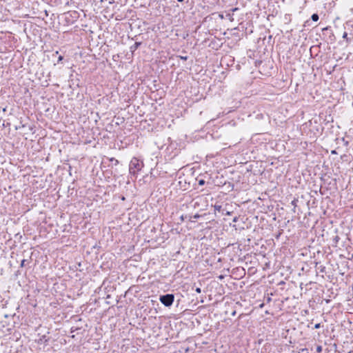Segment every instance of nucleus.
I'll return each mask as SVG.
<instances>
[{"label":"nucleus","mask_w":353,"mask_h":353,"mask_svg":"<svg viewBox=\"0 0 353 353\" xmlns=\"http://www.w3.org/2000/svg\"><path fill=\"white\" fill-rule=\"evenodd\" d=\"M143 167V163L136 157H133L130 162V174L136 177L137 173L141 170Z\"/></svg>","instance_id":"nucleus-1"},{"label":"nucleus","mask_w":353,"mask_h":353,"mask_svg":"<svg viewBox=\"0 0 353 353\" xmlns=\"http://www.w3.org/2000/svg\"><path fill=\"white\" fill-rule=\"evenodd\" d=\"M159 301L165 307H170L174 303V295L173 294L161 295L159 297Z\"/></svg>","instance_id":"nucleus-2"},{"label":"nucleus","mask_w":353,"mask_h":353,"mask_svg":"<svg viewBox=\"0 0 353 353\" xmlns=\"http://www.w3.org/2000/svg\"><path fill=\"white\" fill-rule=\"evenodd\" d=\"M49 338H48L46 335H42L36 341L38 344H47L48 343Z\"/></svg>","instance_id":"nucleus-3"},{"label":"nucleus","mask_w":353,"mask_h":353,"mask_svg":"<svg viewBox=\"0 0 353 353\" xmlns=\"http://www.w3.org/2000/svg\"><path fill=\"white\" fill-rule=\"evenodd\" d=\"M141 45V42H135L134 45L130 46V49L132 52H134Z\"/></svg>","instance_id":"nucleus-4"},{"label":"nucleus","mask_w":353,"mask_h":353,"mask_svg":"<svg viewBox=\"0 0 353 353\" xmlns=\"http://www.w3.org/2000/svg\"><path fill=\"white\" fill-rule=\"evenodd\" d=\"M343 37V39H345V40H346V41H347V43H351V41H352V40L351 38H349V37H347V33L346 32H345L343 33V37Z\"/></svg>","instance_id":"nucleus-5"},{"label":"nucleus","mask_w":353,"mask_h":353,"mask_svg":"<svg viewBox=\"0 0 353 353\" xmlns=\"http://www.w3.org/2000/svg\"><path fill=\"white\" fill-rule=\"evenodd\" d=\"M311 19L313 21H317L319 19V14L316 13H314L312 15Z\"/></svg>","instance_id":"nucleus-6"},{"label":"nucleus","mask_w":353,"mask_h":353,"mask_svg":"<svg viewBox=\"0 0 353 353\" xmlns=\"http://www.w3.org/2000/svg\"><path fill=\"white\" fill-rule=\"evenodd\" d=\"M298 201L297 199H294L293 201H292L291 204L294 206L293 211L295 212V208L296 207V202Z\"/></svg>","instance_id":"nucleus-7"},{"label":"nucleus","mask_w":353,"mask_h":353,"mask_svg":"<svg viewBox=\"0 0 353 353\" xmlns=\"http://www.w3.org/2000/svg\"><path fill=\"white\" fill-rule=\"evenodd\" d=\"M214 210H215L216 211H219V212H220V211H221V205H217V204L214 205Z\"/></svg>","instance_id":"nucleus-8"},{"label":"nucleus","mask_w":353,"mask_h":353,"mask_svg":"<svg viewBox=\"0 0 353 353\" xmlns=\"http://www.w3.org/2000/svg\"><path fill=\"white\" fill-rule=\"evenodd\" d=\"M322 350H323V347H322V346H321V345H317V346H316V352H317L318 353L321 352H322Z\"/></svg>","instance_id":"nucleus-9"},{"label":"nucleus","mask_w":353,"mask_h":353,"mask_svg":"<svg viewBox=\"0 0 353 353\" xmlns=\"http://www.w3.org/2000/svg\"><path fill=\"white\" fill-rule=\"evenodd\" d=\"M205 181L204 179H199L198 180V184L199 185H203L205 184Z\"/></svg>","instance_id":"nucleus-10"},{"label":"nucleus","mask_w":353,"mask_h":353,"mask_svg":"<svg viewBox=\"0 0 353 353\" xmlns=\"http://www.w3.org/2000/svg\"><path fill=\"white\" fill-rule=\"evenodd\" d=\"M26 259H23L21 262V265H20V267H24L26 265Z\"/></svg>","instance_id":"nucleus-11"},{"label":"nucleus","mask_w":353,"mask_h":353,"mask_svg":"<svg viewBox=\"0 0 353 353\" xmlns=\"http://www.w3.org/2000/svg\"><path fill=\"white\" fill-rule=\"evenodd\" d=\"M321 327V323H316L314 325V329H319Z\"/></svg>","instance_id":"nucleus-12"},{"label":"nucleus","mask_w":353,"mask_h":353,"mask_svg":"<svg viewBox=\"0 0 353 353\" xmlns=\"http://www.w3.org/2000/svg\"><path fill=\"white\" fill-rule=\"evenodd\" d=\"M301 350L303 353H309L307 348H302Z\"/></svg>","instance_id":"nucleus-13"},{"label":"nucleus","mask_w":353,"mask_h":353,"mask_svg":"<svg viewBox=\"0 0 353 353\" xmlns=\"http://www.w3.org/2000/svg\"><path fill=\"white\" fill-rule=\"evenodd\" d=\"M179 58L181 59V60H183V61H186L188 59V57L187 56H179Z\"/></svg>","instance_id":"nucleus-14"},{"label":"nucleus","mask_w":353,"mask_h":353,"mask_svg":"<svg viewBox=\"0 0 353 353\" xmlns=\"http://www.w3.org/2000/svg\"><path fill=\"white\" fill-rule=\"evenodd\" d=\"M63 59V57L60 55L59 57H58V60H57V62L59 63L60 61H61Z\"/></svg>","instance_id":"nucleus-15"},{"label":"nucleus","mask_w":353,"mask_h":353,"mask_svg":"<svg viewBox=\"0 0 353 353\" xmlns=\"http://www.w3.org/2000/svg\"><path fill=\"white\" fill-rule=\"evenodd\" d=\"M339 240V237L338 236H336L334 238V241H335V243H336Z\"/></svg>","instance_id":"nucleus-16"},{"label":"nucleus","mask_w":353,"mask_h":353,"mask_svg":"<svg viewBox=\"0 0 353 353\" xmlns=\"http://www.w3.org/2000/svg\"><path fill=\"white\" fill-rule=\"evenodd\" d=\"M327 30H330V27H326V28H324L322 29L323 32L327 31Z\"/></svg>","instance_id":"nucleus-17"},{"label":"nucleus","mask_w":353,"mask_h":353,"mask_svg":"<svg viewBox=\"0 0 353 353\" xmlns=\"http://www.w3.org/2000/svg\"><path fill=\"white\" fill-rule=\"evenodd\" d=\"M195 291H196L197 293H199V294L201 292V288H196L195 289Z\"/></svg>","instance_id":"nucleus-18"},{"label":"nucleus","mask_w":353,"mask_h":353,"mask_svg":"<svg viewBox=\"0 0 353 353\" xmlns=\"http://www.w3.org/2000/svg\"><path fill=\"white\" fill-rule=\"evenodd\" d=\"M226 16L230 19L232 20V14L230 13H228L226 14Z\"/></svg>","instance_id":"nucleus-19"},{"label":"nucleus","mask_w":353,"mask_h":353,"mask_svg":"<svg viewBox=\"0 0 353 353\" xmlns=\"http://www.w3.org/2000/svg\"><path fill=\"white\" fill-rule=\"evenodd\" d=\"M199 217H200V215H199V214H195V215H194V216H193V218H194V219H198V218H199Z\"/></svg>","instance_id":"nucleus-20"},{"label":"nucleus","mask_w":353,"mask_h":353,"mask_svg":"<svg viewBox=\"0 0 353 353\" xmlns=\"http://www.w3.org/2000/svg\"><path fill=\"white\" fill-rule=\"evenodd\" d=\"M239 10V8H232V9L231 10V11H232V12H235V11H236V10Z\"/></svg>","instance_id":"nucleus-21"},{"label":"nucleus","mask_w":353,"mask_h":353,"mask_svg":"<svg viewBox=\"0 0 353 353\" xmlns=\"http://www.w3.org/2000/svg\"><path fill=\"white\" fill-rule=\"evenodd\" d=\"M238 221V217L237 216H235L234 219H233V222H236Z\"/></svg>","instance_id":"nucleus-22"},{"label":"nucleus","mask_w":353,"mask_h":353,"mask_svg":"<svg viewBox=\"0 0 353 353\" xmlns=\"http://www.w3.org/2000/svg\"><path fill=\"white\" fill-rule=\"evenodd\" d=\"M236 315V311H233L232 312V316H234Z\"/></svg>","instance_id":"nucleus-23"},{"label":"nucleus","mask_w":353,"mask_h":353,"mask_svg":"<svg viewBox=\"0 0 353 353\" xmlns=\"http://www.w3.org/2000/svg\"><path fill=\"white\" fill-rule=\"evenodd\" d=\"M1 305H2L3 307L6 306V304H3V303H1Z\"/></svg>","instance_id":"nucleus-24"},{"label":"nucleus","mask_w":353,"mask_h":353,"mask_svg":"<svg viewBox=\"0 0 353 353\" xmlns=\"http://www.w3.org/2000/svg\"><path fill=\"white\" fill-rule=\"evenodd\" d=\"M1 305H2L3 307L6 306V304H3V303H1Z\"/></svg>","instance_id":"nucleus-25"},{"label":"nucleus","mask_w":353,"mask_h":353,"mask_svg":"<svg viewBox=\"0 0 353 353\" xmlns=\"http://www.w3.org/2000/svg\"><path fill=\"white\" fill-rule=\"evenodd\" d=\"M352 23V21H347V22L346 23V24L348 26V25H349L350 23Z\"/></svg>","instance_id":"nucleus-26"},{"label":"nucleus","mask_w":353,"mask_h":353,"mask_svg":"<svg viewBox=\"0 0 353 353\" xmlns=\"http://www.w3.org/2000/svg\"><path fill=\"white\" fill-rule=\"evenodd\" d=\"M58 54H59V52L56 51L53 55Z\"/></svg>","instance_id":"nucleus-27"},{"label":"nucleus","mask_w":353,"mask_h":353,"mask_svg":"<svg viewBox=\"0 0 353 353\" xmlns=\"http://www.w3.org/2000/svg\"><path fill=\"white\" fill-rule=\"evenodd\" d=\"M336 151H335V150H332V154H336Z\"/></svg>","instance_id":"nucleus-28"},{"label":"nucleus","mask_w":353,"mask_h":353,"mask_svg":"<svg viewBox=\"0 0 353 353\" xmlns=\"http://www.w3.org/2000/svg\"><path fill=\"white\" fill-rule=\"evenodd\" d=\"M181 219L182 221H183V220H184V218H183V215L181 216Z\"/></svg>","instance_id":"nucleus-29"},{"label":"nucleus","mask_w":353,"mask_h":353,"mask_svg":"<svg viewBox=\"0 0 353 353\" xmlns=\"http://www.w3.org/2000/svg\"><path fill=\"white\" fill-rule=\"evenodd\" d=\"M179 2H183L184 0H177Z\"/></svg>","instance_id":"nucleus-30"},{"label":"nucleus","mask_w":353,"mask_h":353,"mask_svg":"<svg viewBox=\"0 0 353 353\" xmlns=\"http://www.w3.org/2000/svg\"><path fill=\"white\" fill-rule=\"evenodd\" d=\"M226 214L230 215V212H227Z\"/></svg>","instance_id":"nucleus-31"},{"label":"nucleus","mask_w":353,"mask_h":353,"mask_svg":"<svg viewBox=\"0 0 353 353\" xmlns=\"http://www.w3.org/2000/svg\"><path fill=\"white\" fill-rule=\"evenodd\" d=\"M74 332V330H73V328L71 329V332Z\"/></svg>","instance_id":"nucleus-32"},{"label":"nucleus","mask_w":353,"mask_h":353,"mask_svg":"<svg viewBox=\"0 0 353 353\" xmlns=\"http://www.w3.org/2000/svg\"><path fill=\"white\" fill-rule=\"evenodd\" d=\"M6 108H3V112H6Z\"/></svg>","instance_id":"nucleus-33"}]
</instances>
